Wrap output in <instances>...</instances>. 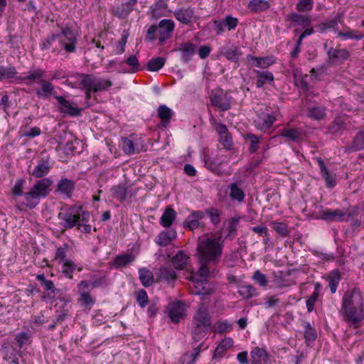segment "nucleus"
<instances>
[{
  "instance_id": "8fccbe9b",
  "label": "nucleus",
  "mask_w": 364,
  "mask_h": 364,
  "mask_svg": "<svg viewBox=\"0 0 364 364\" xmlns=\"http://www.w3.org/2000/svg\"><path fill=\"white\" fill-rule=\"evenodd\" d=\"M139 280L145 287H150L154 282L153 273L146 268H141L139 270Z\"/></svg>"
},
{
  "instance_id": "72a5a7b5",
  "label": "nucleus",
  "mask_w": 364,
  "mask_h": 364,
  "mask_svg": "<svg viewBox=\"0 0 364 364\" xmlns=\"http://www.w3.org/2000/svg\"><path fill=\"white\" fill-rule=\"evenodd\" d=\"M217 130L220 136V142L225 148L229 149L232 146V141L227 127L224 124H220Z\"/></svg>"
},
{
  "instance_id": "7ed1b4c3",
  "label": "nucleus",
  "mask_w": 364,
  "mask_h": 364,
  "mask_svg": "<svg viewBox=\"0 0 364 364\" xmlns=\"http://www.w3.org/2000/svg\"><path fill=\"white\" fill-rule=\"evenodd\" d=\"M52 184L53 181L48 178L36 181L31 189L23 193L25 205L30 209L35 208L41 198H45L50 194Z\"/></svg>"
},
{
  "instance_id": "1a4fd4ad",
  "label": "nucleus",
  "mask_w": 364,
  "mask_h": 364,
  "mask_svg": "<svg viewBox=\"0 0 364 364\" xmlns=\"http://www.w3.org/2000/svg\"><path fill=\"white\" fill-rule=\"evenodd\" d=\"M77 292L80 295L77 299L81 306L89 310L95 303V299L90 294V284L86 280L80 281L77 286Z\"/></svg>"
},
{
  "instance_id": "603ef678",
  "label": "nucleus",
  "mask_w": 364,
  "mask_h": 364,
  "mask_svg": "<svg viewBox=\"0 0 364 364\" xmlns=\"http://www.w3.org/2000/svg\"><path fill=\"white\" fill-rule=\"evenodd\" d=\"M257 80L256 86L257 87H262L265 83H270L274 80V75L269 71H257Z\"/></svg>"
},
{
  "instance_id": "69168bd1",
  "label": "nucleus",
  "mask_w": 364,
  "mask_h": 364,
  "mask_svg": "<svg viewBox=\"0 0 364 364\" xmlns=\"http://www.w3.org/2000/svg\"><path fill=\"white\" fill-rule=\"evenodd\" d=\"M314 6L313 0H299L296 4V9L299 12H309Z\"/></svg>"
},
{
  "instance_id": "7c9ffc66",
  "label": "nucleus",
  "mask_w": 364,
  "mask_h": 364,
  "mask_svg": "<svg viewBox=\"0 0 364 364\" xmlns=\"http://www.w3.org/2000/svg\"><path fill=\"white\" fill-rule=\"evenodd\" d=\"M158 280L165 281L168 283L173 282L176 280L177 275L175 271L170 267H161L158 272Z\"/></svg>"
},
{
  "instance_id": "aec40b11",
  "label": "nucleus",
  "mask_w": 364,
  "mask_h": 364,
  "mask_svg": "<svg viewBox=\"0 0 364 364\" xmlns=\"http://www.w3.org/2000/svg\"><path fill=\"white\" fill-rule=\"evenodd\" d=\"M316 161L320 168V174L325 180L326 186L328 188L334 187L336 184V174L327 168L321 158H317Z\"/></svg>"
},
{
  "instance_id": "20e7f679",
  "label": "nucleus",
  "mask_w": 364,
  "mask_h": 364,
  "mask_svg": "<svg viewBox=\"0 0 364 364\" xmlns=\"http://www.w3.org/2000/svg\"><path fill=\"white\" fill-rule=\"evenodd\" d=\"M58 26L60 32L57 34V38L61 49L66 53H71L76 51L77 43V33L74 30L71 23H66L64 26Z\"/></svg>"
},
{
  "instance_id": "58836bf2",
  "label": "nucleus",
  "mask_w": 364,
  "mask_h": 364,
  "mask_svg": "<svg viewBox=\"0 0 364 364\" xmlns=\"http://www.w3.org/2000/svg\"><path fill=\"white\" fill-rule=\"evenodd\" d=\"M112 196L114 198L117 199L120 202H123L127 199V186L126 183H119L114 186L111 188Z\"/></svg>"
},
{
  "instance_id": "c03bdc74",
  "label": "nucleus",
  "mask_w": 364,
  "mask_h": 364,
  "mask_svg": "<svg viewBox=\"0 0 364 364\" xmlns=\"http://www.w3.org/2000/svg\"><path fill=\"white\" fill-rule=\"evenodd\" d=\"M338 37L346 39L360 40L364 37V34L357 31L352 30L348 26L343 27V31H339L337 33Z\"/></svg>"
},
{
  "instance_id": "3c124183",
  "label": "nucleus",
  "mask_w": 364,
  "mask_h": 364,
  "mask_svg": "<svg viewBox=\"0 0 364 364\" xmlns=\"http://www.w3.org/2000/svg\"><path fill=\"white\" fill-rule=\"evenodd\" d=\"M238 294L243 299H249L258 295L257 289L250 284H245L239 287Z\"/></svg>"
},
{
  "instance_id": "423d86ee",
  "label": "nucleus",
  "mask_w": 364,
  "mask_h": 364,
  "mask_svg": "<svg viewBox=\"0 0 364 364\" xmlns=\"http://www.w3.org/2000/svg\"><path fill=\"white\" fill-rule=\"evenodd\" d=\"M358 214L359 210L357 206L352 207L346 210L341 209H326L320 213L319 218L328 222H348L350 218L357 216Z\"/></svg>"
},
{
  "instance_id": "bf43d9fd",
  "label": "nucleus",
  "mask_w": 364,
  "mask_h": 364,
  "mask_svg": "<svg viewBox=\"0 0 364 364\" xmlns=\"http://www.w3.org/2000/svg\"><path fill=\"white\" fill-rule=\"evenodd\" d=\"M304 336L305 338V342L308 346L311 343L314 342L317 337L316 330L311 326L309 323H306L304 325Z\"/></svg>"
},
{
  "instance_id": "2eb2a0df",
  "label": "nucleus",
  "mask_w": 364,
  "mask_h": 364,
  "mask_svg": "<svg viewBox=\"0 0 364 364\" xmlns=\"http://www.w3.org/2000/svg\"><path fill=\"white\" fill-rule=\"evenodd\" d=\"M210 103L212 106L218 107L221 111H227L230 108V97L222 90L215 93L212 92Z\"/></svg>"
},
{
  "instance_id": "a211bd4d",
  "label": "nucleus",
  "mask_w": 364,
  "mask_h": 364,
  "mask_svg": "<svg viewBox=\"0 0 364 364\" xmlns=\"http://www.w3.org/2000/svg\"><path fill=\"white\" fill-rule=\"evenodd\" d=\"M286 21L289 24L288 28H291L296 26H301L303 27H308L311 25V17L309 15L299 14L295 12L290 13L286 16Z\"/></svg>"
},
{
  "instance_id": "49530a36",
  "label": "nucleus",
  "mask_w": 364,
  "mask_h": 364,
  "mask_svg": "<svg viewBox=\"0 0 364 364\" xmlns=\"http://www.w3.org/2000/svg\"><path fill=\"white\" fill-rule=\"evenodd\" d=\"M188 258V256L183 251L180 250L173 257L172 262L176 269H183L187 265Z\"/></svg>"
},
{
  "instance_id": "ddd939ff",
  "label": "nucleus",
  "mask_w": 364,
  "mask_h": 364,
  "mask_svg": "<svg viewBox=\"0 0 364 364\" xmlns=\"http://www.w3.org/2000/svg\"><path fill=\"white\" fill-rule=\"evenodd\" d=\"M58 103V110L64 115L70 117H77L81 114V109L79 108L75 104L67 100L63 96H55Z\"/></svg>"
},
{
  "instance_id": "09e8293b",
  "label": "nucleus",
  "mask_w": 364,
  "mask_h": 364,
  "mask_svg": "<svg viewBox=\"0 0 364 364\" xmlns=\"http://www.w3.org/2000/svg\"><path fill=\"white\" fill-rule=\"evenodd\" d=\"M135 257L132 254H124L117 255L114 261V266L116 268L125 267L127 264L134 261Z\"/></svg>"
},
{
  "instance_id": "f257e3e1",
  "label": "nucleus",
  "mask_w": 364,
  "mask_h": 364,
  "mask_svg": "<svg viewBox=\"0 0 364 364\" xmlns=\"http://www.w3.org/2000/svg\"><path fill=\"white\" fill-rule=\"evenodd\" d=\"M223 250V240L220 232L198 239L197 253L200 265L198 270L199 275L208 277L216 272V267L221 259Z\"/></svg>"
},
{
  "instance_id": "9d476101",
  "label": "nucleus",
  "mask_w": 364,
  "mask_h": 364,
  "mask_svg": "<svg viewBox=\"0 0 364 364\" xmlns=\"http://www.w3.org/2000/svg\"><path fill=\"white\" fill-rule=\"evenodd\" d=\"M186 310V304L181 301L170 302L167 306L168 316L175 323H178L187 316Z\"/></svg>"
},
{
  "instance_id": "a19ab883",
  "label": "nucleus",
  "mask_w": 364,
  "mask_h": 364,
  "mask_svg": "<svg viewBox=\"0 0 364 364\" xmlns=\"http://www.w3.org/2000/svg\"><path fill=\"white\" fill-rule=\"evenodd\" d=\"M349 151L364 149V130L359 132L353 138L352 142L346 147Z\"/></svg>"
},
{
  "instance_id": "393cba45",
  "label": "nucleus",
  "mask_w": 364,
  "mask_h": 364,
  "mask_svg": "<svg viewBox=\"0 0 364 364\" xmlns=\"http://www.w3.org/2000/svg\"><path fill=\"white\" fill-rule=\"evenodd\" d=\"M276 117L269 114H262L255 120V127L262 131L266 132L274 124Z\"/></svg>"
},
{
  "instance_id": "79ce46f5",
  "label": "nucleus",
  "mask_w": 364,
  "mask_h": 364,
  "mask_svg": "<svg viewBox=\"0 0 364 364\" xmlns=\"http://www.w3.org/2000/svg\"><path fill=\"white\" fill-rule=\"evenodd\" d=\"M247 60L248 61L253 60L255 62V66L262 68H266L274 63L273 58L269 56L260 58L248 55Z\"/></svg>"
},
{
  "instance_id": "f03ea898",
  "label": "nucleus",
  "mask_w": 364,
  "mask_h": 364,
  "mask_svg": "<svg viewBox=\"0 0 364 364\" xmlns=\"http://www.w3.org/2000/svg\"><path fill=\"white\" fill-rule=\"evenodd\" d=\"M211 316L206 307L201 305L195 312L192 319L191 333L193 340H201L211 330Z\"/></svg>"
},
{
  "instance_id": "4468645a",
  "label": "nucleus",
  "mask_w": 364,
  "mask_h": 364,
  "mask_svg": "<svg viewBox=\"0 0 364 364\" xmlns=\"http://www.w3.org/2000/svg\"><path fill=\"white\" fill-rule=\"evenodd\" d=\"M304 131L300 127L287 124L279 131V136L286 139L287 141L299 142L303 139Z\"/></svg>"
},
{
  "instance_id": "0eeeda50",
  "label": "nucleus",
  "mask_w": 364,
  "mask_h": 364,
  "mask_svg": "<svg viewBox=\"0 0 364 364\" xmlns=\"http://www.w3.org/2000/svg\"><path fill=\"white\" fill-rule=\"evenodd\" d=\"M343 320L350 326L354 328L360 327L361 322L364 320V307L341 308L340 310Z\"/></svg>"
},
{
  "instance_id": "f704fd0d",
  "label": "nucleus",
  "mask_w": 364,
  "mask_h": 364,
  "mask_svg": "<svg viewBox=\"0 0 364 364\" xmlns=\"http://www.w3.org/2000/svg\"><path fill=\"white\" fill-rule=\"evenodd\" d=\"M220 53L225 56L228 60L237 63L239 56L241 55L240 49L237 46L223 47L220 48Z\"/></svg>"
},
{
  "instance_id": "de8ad7c7",
  "label": "nucleus",
  "mask_w": 364,
  "mask_h": 364,
  "mask_svg": "<svg viewBox=\"0 0 364 364\" xmlns=\"http://www.w3.org/2000/svg\"><path fill=\"white\" fill-rule=\"evenodd\" d=\"M158 117L162 121L163 125L166 126L170 122V120L173 114V112L166 105H161L157 109Z\"/></svg>"
},
{
  "instance_id": "13d9d810",
  "label": "nucleus",
  "mask_w": 364,
  "mask_h": 364,
  "mask_svg": "<svg viewBox=\"0 0 364 364\" xmlns=\"http://www.w3.org/2000/svg\"><path fill=\"white\" fill-rule=\"evenodd\" d=\"M68 248L69 245L67 243H64L61 246L57 247L53 261L59 264L65 262L67 259L66 253Z\"/></svg>"
},
{
  "instance_id": "473e14b6",
  "label": "nucleus",
  "mask_w": 364,
  "mask_h": 364,
  "mask_svg": "<svg viewBox=\"0 0 364 364\" xmlns=\"http://www.w3.org/2000/svg\"><path fill=\"white\" fill-rule=\"evenodd\" d=\"M121 69L124 72L136 73L140 70V65L136 55H131L120 64Z\"/></svg>"
},
{
  "instance_id": "6e6552de",
  "label": "nucleus",
  "mask_w": 364,
  "mask_h": 364,
  "mask_svg": "<svg viewBox=\"0 0 364 364\" xmlns=\"http://www.w3.org/2000/svg\"><path fill=\"white\" fill-rule=\"evenodd\" d=\"M79 78L80 85L92 87L94 92L106 90L112 85L109 80L98 78L93 75L80 74Z\"/></svg>"
},
{
  "instance_id": "e2e57ef3",
  "label": "nucleus",
  "mask_w": 364,
  "mask_h": 364,
  "mask_svg": "<svg viewBox=\"0 0 364 364\" xmlns=\"http://www.w3.org/2000/svg\"><path fill=\"white\" fill-rule=\"evenodd\" d=\"M16 74V70L14 66L4 67L0 65V80L13 78Z\"/></svg>"
},
{
  "instance_id": "680f3d73",
  "label": "nucleus",
  "mask_w": 364,
  "mask_h": 364,
  "mask_svg": "<svg viewBox=\"0 0 364 364\" xmlns=\"http://www.w3.org/2000/svg\"><path fill=\"white\" fill-rule=\"evenodd\" d=\"M319 284H316L315 285L314 291L311 294V296L306 300V308L308 312H311L313 311L315 305L316 301L318 299L319 295Z\"/></svg>"
},
{
  "instance_id": "2f4dec72",
  "label": "nucleus",
  "mask_w": 364,
  "mask_h": 364,
  "mask_svg": "<svg viewBox=\"0 0 364 364\" xmlns=\"http://www.w3.org/2000/svg\"><path fill=\"white\" fill-rule=\"evenodd\" d=\"M241 181L232 183L229 185L230 197L233 200L241 203L244 200L245 194L243 190L240 187Z\"/></svg>"
},
{
  "instance_id": "e433bc0d",
  "label": "nucleus",
  "mask_w": 364,
  "mask_h": 364,
  "mask_svg": "<svg viewBox=\"0 0 364 364\" xmlns=\"http://www.w3.org/2000/svg\"><path fill=\"white\" fill-rule=\"evenodd\" d=\"M136 2L137 0H129L126 3L122 4L120 6L116 9L115 15L120 18H124L133 11Z\"/></svg>"
},
{
  "instance_id": "864d4df0",
  "label": "nucleus",
  "mask_w": 364,
  "mask_h": 364,
  "mask_svg": "<svg viewBox=\"0 0 364 364\" xmlns=\"http://www.w3.org/2000/svg\"><path fill=\"white\" fill-rule=\"evenodd\" d=\"M346 128V119L341 117L334 119L328 127L329 132L333 134H337Z\"/></svg>"
},
{
  "instance_id": "6ab92c4d",
  "label": "nucleus",
  "mask_w": 364,
  "mask_h": 364,
  "mask_svg": "<svg viewBox=\"0 0 364 364\" xmlns=\"http://www.w3.org/2000/svg\"><path fill=\"white\" fill-rule=\"evenodd\" d=\"M205 213L201 210L193 211L184 220L183 228L189 230H194L200 226H203L200 222L204 218Z\"/></svg>"
},
{
  "instance_id": "c9c22d12",
  "label": "nucleus",
  "mask_w": 364,
  "mask_h": 364,
  "mask_svg": "<svg viewBox=\"0 0 364 364\" xmlns=\"http://www.w3.org/2000/svg\"><path fill=\"white\" fill-rule=\"evenodd\" d=\"M176 218V212L171 206H167L160 218V224L164 228H169Z\"/></svg>"
},
{
  "instance_id": "052dcab7",
  "label": "nucleus",
  "mask_w": 364,
  "mask_h": 364,
  "mask_svg": "<svg viewBox=\"0 0 364 364\" xmlns=\"http://www.w3.org/2000/svg\"><path fill=\"white\" fill-rule=\"evenodd\" d=\"M62 272L63 274L68 279H73V272L76 269L75 264L70 259H66L65 262H62Z\"/></svg>"
},
{
  "instance_id": "5701e85b",
  "label": "nucleus",
  "mask_w": 364,
  "mask_h": 364,
  "mask_svg": "<svg viewBox=\"0 0 364 364\" xmlns=\"http://www.w3.org/2000/svg\"><path fill=\"white\" fill-rule=\"evenodd\" d=\"M45 73V70L37 68L33 71H29L24 76L18 77V80L24 82L28 85H31L35 82L39 84V82L44 78Z\"/></svg>"
},
{
  "instance_id": "5fc2aeb1",
  "label": "nucleus",
  "mask_w": 364,
  "mask_h": 364,
  "mask_svg": "<svg viewBox=\"0 0 364 364\" xmlns=\"http://www.w3.org/2000/svg\"><path fill=\"white\" fill-rule=\"evenodd\" d=\"M270 226L277 232V234L279 235V236L282 237L288 236L290 233L288 225L285 223L272 221L270 222Z\"/></svg>"
},
{
  "instance_id": "b1692460",
  "label": "nucleus",
  "mask_w": 364,
  "mask_h": 364,
  "mask_svg": "<svg viewBox=\"0 0 364 364\" xmlns=\"http://www.w3.org/2000/svg\"><path fill=\"white\" fill-rule=\"evenodd\" d=\"M50 168L51 166L50 165L48 158L46 159L42 158L38 161V164L30 172V174L38 178H43L44 176L48 175Z\"/></svg>"
},
{
  "instance_id": "bb28decb",
  "label": "nucleus",
  "mask_w": 364,
  "mask_h": 364,
  "mask_svg": "<svg viewBox=\"0 0 364 364\" xmlns=\"http://www.w3.org/2000/svg\"><path fill=\"white\" fill-rule=\"evenodd\" d=\"M74 181L68 178H61L57 185L56 191L68 197H70L75 189Z\"/></svg>"
},
{
  "instance_id": "c756f323",
  "label": "nucleus",
  "mask_w": 364,
  "mask_h": 364,
  "mask_svg": "<svg viewBox=\"0 0 364 364\" xmlns=\"http://www.w3.org/2000/svg\"><path fill=\"white\" fill-rule=\"evenodd\" d=\"M194 16V11L191 8L181 9L174 11L175 18L183 24L191 23Z\"/></svg>"
},
{
  "instance_id": "dca6fc26",
  "label": "nucleus",
  "mask_w": 364,
  "mask_h": 364,
  "mask_svg": "<svg viewBox=\"0 0 364 364\" xmlns=\"http://www.w3.org/2000/svg\"><path fill=\"white\" fill-rule=\"evenodd\" d=\"M328 60L331 64H342L350 57L349 51L346 48H330L327 50Z\"/></svg>"
},
{
  "instance_id": "f3484780",
  "label": "nucleus",
  "mask_w": 364,
  "mask_h": 364,
  "mask_svg": "<svg viewBox=\"0 0 364 364\" xmlns=\"http://www.w3.org/2000/svg\"><path fill=\"white\" fill-rule=\"evenodd\" d=\"M41 87L34 90L36 96L40 99H48L50 96L55 98L56 91L55 87L51 82L46 79H43L38 84Z\"/></svg>"
},
{
  "instance_id": "a18cd8bd",
  "label": "nucleus",
  "mask_w": 364,
  "mask_h": 364,
  "mask_svg": "<svg viewBox=\"0 0 364 364\" xmlns=\"http://www.w3.org/2000/svg\"><path fill=\"white\" fill-rule=\"evenodd\" d=\"M233 345V341L230 338H225L219 343L214 352V358H221L223 356L225 352L230 348Z\"/></svg>"
},
{
  "instance_id": "4be33fe9",
  "label": "nucleus",
  "mask_w": 364,
  "mask_h": 364,
  "mask_svg": "<svg viewBox=\"0 0 364 364\" xmlns=\"http://www.w3.org/2000/svg\"><path fill=\"white\" fill-rule=\"evenodd\" d=\"M269 354L264 348L254 347L250 351V364H267Z\"/></svg>"
},
{
  "instance_id": "37998d69",
  "label": "nucleus",
  "mask_w": 364,
  "mask_h": 364,
  "mask_svg": "<svg viewBox=\"0 0 364 364\" xmlns=\"http://www.w3.org/2000/svg\"><path fill=\"white\" fill-rule=\"evenodd\" d=\"M63 301L62 305L59 307V310L57 311L58 315L56 316V322H62L67 317L70 316V301L61 299Z\"/></svg>"
},
{
  "instance_id": "774afa93",
  "label": "nucleus",
  "mask_w": 364,
  "mask_h": 364,
  "mask_svg": "<svg viewBox=\"0 0 364 364\" xmlns=\"http://www.w3.org/2000/svg\"><path fill=\"white\" fill-rule=\"evenodd\" d=\"M200 351V345L195 348V353L193 354H185L181 359L182 364H194L195 360Z\"/></svg>"
},
{
  "instance_id": "9b49d317",
  "label": "nucleus",
  "mask_w": 364,
  "mask_h": 364,
  "mask_svg": "<svg viewBox=\"0 0 364 364\" xmlns=\"http://www.w3.org/2000/svg\"><path fill=\"white\" fill-rule=\"evenodd\" d=\"M363 306V299L358 289L347 290L342 298L341 308L358 307Z\"/></svg>"
},
{
  "instance_id": "6e6d98bb",
  "label": "nucleus",
  "mask_w": 364,
  "mask_h": 364,
  "mask_svg": "<svg viewBox=\"0 0 364 364\" xmlns=\"http://www.w3.org/2000/svg\"><path fill=\"white\" fill-rule=\"evenodd\" d=\"M307 117L315 120H320L326 115V109L323 107H311L307 110Z\"/></svg>"
},
{
  "instance_id": "39448f33",
  "label": "nucleus",
  "mask_w": 364,
  "mask_h": 364,
  "mask_svg": "<svg viewBox=\"0 0 364 364\" xmlns=\"http://www.w3.org/2000/svg\"><path fill=\"white\" fill-rule=\"evenodd\" d=\"M75 210L76 208H72L58 214V218L63 221L61 224L64 228L70 229L77 227V229H80L81 222H88L90 215L87 212L80 213Z\"/></svg>"
},
{
  "instance_id": "cd10ccee",
  "label": "nucleus",
  "mask_w": 364,
  "mask_h": 364,
  "mask_svg": "<svg viewBox=\"0 0 364 364\" xmlns=\"http://www.w3.org/2000/svg\"><path fill=\"white\" fill-rule=\"evenodd\" d=\"M177 51H180L181 55V59L184 63H188L191 59L192 56L195 53V46L191 42H186L181 43L179 46L176 49Z\"/></svg>"
},
{
  "instance_id": "a878e982",
  "label": "nucleus",
  "mask_w": 364,
  "mask_h": 364,
  "mask_svg": "<svg viewBox=\"0 0 364 364\" xmlns=\"http://www.w3.org/2000/svg\"><path fill=\"white\" fill-rule=\"evenodd\" d=\"M343 23V14L338 13L333 18L327 20L316 26L320 32H324L328 29L338 31V24Z\"/></svg>"
},
{
  "instance_id": "4d7b16f0",
  "label": "nucleus",
  "mask_w": 364,
  "mask_h": 364,
  "mask_svg": "<svg viewBox=\"0 0 364 364\" xmlns=\"http://www.w3.org/2000/svg\"><path fill=\"white\" fill-rule=\"evenodd\" d=\"M166 63V58L157 57L151 58L147 63V69L151 72H156L161 69Z\"/></svg>"
},
{
  "instance_id": "412c9836",
  "label": "nucleus",
  "mask_w": 364,
  "mask_h": 364,
  "mask_svg": "<svg viewBox=\"0 0 364 364\" xmlns=\"http://www.w3.org/2000/svg\"><path fill=\"white\" fill-rule=\"evenodd\" d=\"M196 277H200V279H196L194 282V289L192 290L193 292L198 295H208L213 292L212 289L210 288V285L207 282L208 277H203L198 274L197 272L195 276L193 277V281H194Z\"/></svg>"
},
{
  "instance_id": "338daca9",
  "label": "nucleus",
  "mask_w": 364,
  "mask_h": 364,
  "mask_svg": "<svg viewBox=\"0 0 364 364\" xmlns=\"http://www.w3.org/2000/svg\"><path fill=\"white\" fill-rule=\"evenodd\" d=\"M223 161H219L218 159H211L208 156H205V166L213 172H216Z\"/></svg>"
},
{
  "instance_id": "c85d7f7f",
  "label": "nucleus",
  "mask_w": 364,
  "mask_h": 364,
  "mask_svg": "<svg viewBox=\"0 0 364 364\" xmlns=\"http://www.w3.org/2000/svg\"><path fill=\"white\" fill-rule=\"evenodd\" d=\"M176 237L175 230H166L159 233L156 237L155 242L160 246L166 247L171 243Z\"/></svg>"
},
{
  "instance_id": "0e129e2a",
  "label": "nucleus",
  "mask_w": 364,
  "mask_h": 364,
  "mask_svg": "<svg viewBox=\"0 0 364 364\" xmlns=\"http://www.w3.org/2000/svg\"><path fill=\"white\" fill-rule=\"evenodd\" d=\"M238 223L239 220L237 218H231L228 221V226L227 228L228 234L225 237L226 239H232L235 237Z\"/></svg>"
},
{
  "instance_id": "4c0bfd02",
  "label": "nucleus",
  "mask_w": 364,
  "mask_h": 364,
  "mask_svg": "<svg viewBox=\"0 0 364 364\" xmlns=\"http://www.w3.org/2000/svg\"><path fill=\"white\" fill-rule=\"evenodd\" d=\"M270 3L267 0H250L247 8L254 13H260L270 7Z\"/></svg>"
},
{
  "instance_id": "f8f14e48",
  "label": "nucleus",
  "mask_w": 364,
  "mask_h": 364,
  "mask_svg": "<svg viewBox=\"0 0 364 364\" xmlns=\"http://www.w3.org/2000/svg\"><path fill=\"white\" fill-rule=\"evenodd\" d=\"M159 43L163 46L166 40L171 38L175 28L174 22L171 19H163L157 25Z\"/></svg>"
},
{
  "instance_id": "ea45409f",
  "label": "nucleus",
  "mask_w": 364,
  "mask_h": 364,
  "mask_svg": "<svg viewBox=\"0 0 364 364\" xmlns=\"http://www.w3.org/2000/svg\"><path fill=\"white\" fill-rule=\"evenodd\" d=\"M122 149L126 154L132 155L136 153H139L142 149L136 142L125 137L122 139Z\"/></svg>"
}]
</instances>
